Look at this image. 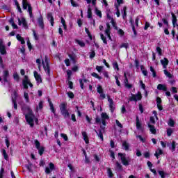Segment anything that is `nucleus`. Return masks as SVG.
Returning a JSON list of instances; mask_svg holds the SVG:
<instances>
[{
  "label": "nucleus",
  "instance_id": "nucleus-29",
  "mask_svg": "<svg viewBox=\"0 0 178 178\" xmlns=\"http://www.w3.org/2000/svg\"><path fill=\"white\" fill-rule=\"evenodd\" d=\"M61 115L66 119V118H70V114H69V111L65 110L64 111H61Z\"/></svg>",
  "mask_w": 178,
  "mask_h": 178
},
{
  "label": "nucleus",
  "instance_id": "nucleus-18",
  "mask_svg": "<svg viewBox=\"0 0 178 178\" xmlns=\"http://www.w3.org/2000/svg\"><path fill=\"white\" fill-rule=\"evenodd\" d=\"M147 124L149 129V131L152 133V134H156V129H155V127L149 123H148Z\"/></svg>",
  "mask_w": 178,
  "mask_h": 178
},
{
  "label": "nucleus",
  "instance_id": "nucleus-51",
  "mask_svg": "<svg viewBox=\"0 0 178 178\" xmlns=\"http://www.w3.org/2000/svg\"><path fill=\"white\" fill-rule=\"evenodd\" d=\"M92 76L93 77H95V79H98L99 80H101V79H102V77L99 76L98 75V74H97V73H95V72L92 73Z\"/></svg>",
  "mask_w": 178,
  "mask_h": 178
},
{
  "label": "nucleus",
  "instance_id": "nucleus-22",
  "mask_svg": "<svg viewBox=\"0 0 178 178\" xmlns=\"http://www.w3.org/2000/svg\"><path fill=\"white\" fill-rule=\"evenodd\" d=\"M157 89L161 91H168V88H166V85L159 84L157 86Z\"/></svg>",
  "mask_w": 178,
  "mask_h": 178
},
{
  "label": "nucleus",
  "instance_id": "nucleus-1",
  "mask_svg": "<svg viewBox=\"0 0 178 178\" xmlns=\"http://www.w3.org/2000/svg\"><path fill=\"white\" fill-rule=\"evenodd\" d=\"M28 124H30L31 127L34 126V119L35 116L33 113V111L29 108V113L25 115Z\"/></svg>",
  "mask_w": 178,
  "mask_h": 178
},
{
  "label": "nucleus",
  "instance_id": "nucleus-13",
  "mask_svg": "<svg viewBox=\"0 0 178 178\" xmlns=\"http://www.w3.org/2000/svg\"><path fill=\"white\" fill-rule=\"evenodd\" d=\"M8 77H9V71L8 70H5L3 72V81L2 83H8Z\"/></svg>",
  "mask_w": 178,
  "mask_h": 178
},
{
  "label": "nucleus",
  "instance_id": "nucleus-55",
  "mask_svg": "<svg viewBox=\"0 0 178 178\" xmlns=\"http://www.w3.org/2000/svg\"><path fill=\"white\" fill-rule=\"evenodd\" d=\"M150 72H152L153 77H156V72H155V70L153 67H150Z\"/></svg>",
  "mask_w": 178,
  "mask_h": 178
},
{
  "label": "nucleus",
  "instance_id": "nucleus-59",
  "mask_svg": "<svg viewBox=\"0 0 178 178\" xmlns=\"http://www.w3.org/2000/svg\"><path fill=\"white\" fill-rule=\"evenodd\" d=\"M143 66L141 67V70H142V73L143 74H144L146 77L148 76V72L145 70H143Z\"/></svg>",
  "mask_w": 178,
  "mask_h": 178
},
{
  "label": "nucleus",
  "instance_id": "nucleus-50",
  "mask_svg": "<svg viewBox=\"0 0 178 178\" xmlns=\"http://www.w3.org/2000/svg\"><path fill=\"white\" fill-rule=\"evenodd\" d=\"M159 175L161 176V178H165L166 173L163 171H159Z\"/></svg>",
  "mask_w": 178,
  "mask_h": 178
},
{
  "label": "nucleus",
  "instance_id": "nucleus-35",
  "mask_svg": "<svg viewBox=\"0 0 178 178\" xmlns=\"http://www.w3.org/2000/svg\"><path fill=\"white\" fill-rule=\"evenodd\" d=\"M17 40H18V41H20L21 42V44H25L26 42L24 41V39L20 36V35L17 34Z\"/></svg>",
  "mask_w": 178,
  "mask_h": 178
},
{
  "label": "nucleus",
  "instance_id": "nucleus-2",
  "mask_svg": "<svg viewBox=\"0 0 178 178\" xmlns=\"http://www.w3.org/2000/svg\"><path fill=\"white\" fill-rule=\"evenodd\" d=\"M43 69L46 72L47 76H51V69L49 68V58H48V56H45L44 61L42 62Z\"/></svg>",
  "mask_w": 178,
  "mask_h": 178
},
{
  "label": "nucleus",
  "instance_id": "nucleus-28",
  "mask_svg": "<svg viewBox=\"0 0 178 178\" xmlns=\"http://www.w3.org/2000/svg\"><path fill=\"white\" fill-rule=\"evenodd\" d=\"M66 106H67V104L66 103H62L60 105V112H63L64 111H67V109H66Z\"/></svg>",
  "mask_w": 178,
  "mask_h": 178
},
{
  "label": "nucleus",
  "instance_id": "nucleus-47",
  "mask_svg": "<svg viewBox=\"0 0 178 178\" xmlns=\"http://www.w3.org/2000/svg\"><path fill=\"white\" fill-rule=\"evenodd\" d=\"M107 173H108V177H113V173L112 172V170H111V168L107 169Z\"/></svg>",
  "mask_w": 178,
  "mask_h": 178
},
{
  "label": "nucleus",
  "instance_id": "nucleus-16",
  "mask_svg": "<svg viewBox=\"0 0 178 178\" xmlns=\"http://www.w3.org/2000/svg\"><path fill=\"white\" fill-rule=\"evenodd\" d=\"M163 69H166L168 65H169V60H168L166 58H164L163 59L160 60Z\"/></svg>",
  "mask_w": 178,
  "mask_h": 178
},
{
  "label": "nucleus",
  "instance_id": "nucleus-64",
  "mask_svg": "<svg viewBox=\"0 0 178 178\" xmlns=\"http://www.w3.org/2000/svg\"><path fill=\"white\" fill-rule=\"evenodd\" d=\"M109 152H110V156L111 157V158H113V159H115V152H113V151H112V150H109Z\"/></svg>",
  "mask_w": 178,
  "mask_h": 178
},
{
  "label": "nucleus",
  "instance_id": "nucleus-30",
  "mask_svg": "<svg viewBox=\"0 0 178 178\" xmlns=\"http://www.w3.org/2000/svg\"><path fill=\"white\" fill-rule=\"evenodd\" d=\"M162 154H163V152L162 151V149H158L157 151H156V153L154 154V156H156V158H159V156L160 155H162Z\"/></svg>",
  "mask_w": 178,
  "mask_h": 178
},
{
  "label": "nucleus",
  "instance_id": "nucleus-36",
  "mask_svg": "<svg viewBox=\"0 0 178 178\" xmlns=\"http://www.w3.org/2000/svg\"><path fill=\"white\" fill-rule=\"evenodd\" d=\"M75 42H76V44H78L80 47H86V44L84 43V42L79 40H75Z\"/></svg>",
  "mask_w": 178,
  "mask_h": 178
},
{
  "label": "nucleus",
  "instance_id": "nucleus-32",
  "mask_svg": "<svg viewBox=\"0 0 178 178\" xmlns=\"http://www.w3.org/2000/svg\"><path fill=\"white\" fill-rule=\"evenodd\" d=\"M87 81H88L87 79H79L81 88L82 90H84V83H87Z\"/></svg>",
  "mask_w": 178,
  "mask_h": 178
},
{
  "label": "nucleus",
  "instance_id": "nucleus-19",
  "mask_svg": "<svg viewBox=\"0 0 178 178\" xmlns=\"http://www.w3.org/2000/svg\"><path fill=\"white\" fill-rule=\"evenodd\" d=\"M122 13V19H124V20H126V17H127V7L126 6L123 7Z\"/></svg>",
  "mask_w": 178,
  "mask_h": 178
},
{
  "label": "nucleus",
  "instance_id": "nucleus-9",
  "mask_svg": "<svg viewBox=\"0 0 178 178\" xmlns=\"http://www.w3.org/2000/svg\"><path fill=\"white\" fill-rule=\"evenodd\" d=\"M118 3H115L114 6L117 10V17H120V10H119V6L123 3V0H116Z\"/></svg>",
  "mask_w": 178,
  "mask_h": 178
},
{
  "label": "nucleus",
  "instance_id": "nucleus-41",
  "mask_svg": "<svg viewBox=\"0 0 178 178\" xmlns=\"http://www.w3.org/2000/svg\"><path fill=\"white\" fill-rule=\"evenodd\" d=\"M111 23L114 29H115V30H118V26L116 25V22H115V19H111Z\"/></svg>",
  "mask_w": 178,
  "mask_h": 178
},
{
  "label": "nucleus",
  "instance_id": "nucleus-45",
  "mask_svg": "<svg viewBox=\"0 0 178 178\" xmlns=\"http://www.w3.org/2000/svg\"><path fill=\"white\" fill-rule=\"evenodd\" d=\"M35 145L37 149H40V148L41 147V143H40V141H38V140H35Z\"/></svg>",
  "mask_w": 178,
  "mask_h": 178
},
{
  "label": "nucleus",
  "instance_id": "nucleus-3",
  "mask_svg": "<svg viewBox=\"0 0 178 178\" xmlns=\"http://www.w3.org/2000/svg\"><path fill=\"white\" fill-rule=\"evenodd\" d=\"M22 6L23 9L24 10L27 9L28 8L29 16L31 19H33L34 16H33V8H31V5L27 2V0H22Z\"/></svg>",
  "mask_w": 178,
  "mask_h": 178
},
{
  "label": "nucleus",
  "instance_id": "nucleus-21",
  "mask_svg": "<svg viewBox=\"0 0 178 178\" xmlns=\"http://www.w3.org/2000/svg\"><path fill=\"white\" fill-rule=\"evenodd\" d=\"M38 23L40 27H41L42 29H44V19L42 18V16H40L38 19Z\"/></svg>",
  "mask_w": 178,
  "mask_h": 178
},
{
  "label": "nucleus",
  "instance_id": "nucleus-34",
  "mask_svg": "<svg viewBox=\"0 0 178 178\" xmlns=\"http://www.w3.org/2000/svg\"><path fill=\"white\" fill-rule=\"evenodd\" d=\"M48 102L52 113H55V108H54V104H52V102H51V99H49Z\"/></svg>",
  "mask_w": 178,
  "mask_h": 178
},
{
  "label": "nucleus",
  "instance_id": "nucleus-57",
  "mask_svg": "<svg viewBox=\"0 0 178 178\" xmlns=\"http://www.w3.org/2000/svg\"><path fill=\"white\" fill-rule=\"evenodd\" d=\"M156 51L158 52L159 56H162V49H161V47H157Z\"/></svg>",
  "mask_w": 178,
  "mask_h": 178
},
{
  "label": "nucleus",
  "instance_id": "nucleus-25",
  "mask_svg": "<svg viewBox=\"0 0 178 178\" xmlns=\"http://www.w3.org/2000/svg\"><path fill=\"white\" fill-rule=\"evenodd\" d=\"M82 136H83V140H84L85 143L86 144H88L90 142L88 140V136H87V132L83 131L82 132Z\"/></svg>",
  "mask_w": 178,
  "mask_h": 178
},
{
  "label": "nucleus",
  "instance_id": "nucleus-40",
  "mask_svg": "<svg viewBox=\"0 0 178 178\" xmlns=\"http://www.w3.org/2000/svg\"><path fill=\"white\" fill-rule=\"evenodd\" d=\"M101 39L102 40L104 44H108V42L106 41V38L104 35V34L100 33Z\"/></svg>",
  "mask_w": 178,
  "mask_h": 178
},
{
  "label": "nucleus",
  "instance_id": "nucleus-63",
  "mask_svg": "<svg viewBox=\"0 0 178 178\" xmlns=\"http://www.w3.org/2000/svg\"><path fill=\"white\" fill-rule=\"evenodd\" d=\"M3 173H5V170L3 168H1V171H0V178H3Z\"/></svg>",
  "mask_w": 178,
  "mask_h": 178
},
{
  "label": "nucleus",
  "instance_id": "nucleus-43",
  "mask_svg": "<svg viewBox=\"0 0 178 178\" xmlns=\"http://www.w3.org/2000/svg\"><path fill=\"white\" fill-rule=\"evenodd\" d=\"M2 154L4 156V159H6V161H8L9 157L8 156V154H6V150H5V149H2Z\"/></svg>",
  "mask_w": 178,
  "mask_h": 178
},
{
  "label": "nucleus",
  "instance_id": "nucleus-44",
  "mask_svg": "<svg viewBox=\"0 0 178 178\" xmlns=\"http://www.w3.org/2000/svg\"><path fill=\"white\" fill-rule=\"evenodd\" d=\"M95 13L99 17H102V13H101V10H98V8H95Z\"/></svg>",
  "mask_w": 178,
  "mask_h": 178
},
{
  "label": "nucleus",
  "instance_id": "nucleus-10",
  "mask_svg": "<svg viewBox=\"0 0 178 178\" xmlns=\"http://www.w3.org/2000/svg\"><path fill=\"white\" fill-rule=\"evenodd\" d=\"M52 170H55V165L53 163H49V167H46L45 173L49 175Z\"/></svg>",
  "mask_w": 178,
  "mask_h": 178
},
{
  "label": "nucleus",
  "instance_id": "nucleus-33",
  "mask_svg": "<svg viewBox=\"0 0 178 178\" xmlns=\"http://www.w3.org/2000/svg\"><path fill=\"white\" fill-rule=\"evenodd\" d=\"M122 147L125 151H129V148H130V145H129V143H127V142H123Z\"/></svg>",
  "mask_w": 178,
  "mask_h": 178
},
{
  "label": "nucleus",
  "instance_id": "nucleus-49",
  "mask_svg": "<svg viewBox=\"0 0 178 178\" xmlns=\"http://www.w3.org/2000/svg\"><path fill=\"white\" fill-rule=\"evenodd\" d=\"M39 154L41 156L42 154H44V147H40L39 149H38Z\"/></svg>",
  "mask_w": 178,
  "mask_h": 178
},
{
  "label": "nucleus",
  "instance_id": "nucleus-6",
  "mask_svg": "<svg viewBox=\"0 0 178 178\" xmlns=\"http://www.w3.org/2000/svg\"><path fill=\"white\" fill-rule=\"evenodd\" d=\"M23 86L24 88L27 89L29 87L32 88L33 87V83L30 82V79H29V76H24V80H23Z\"/></svg>",
  "mask_w": 178,
  "mask_h": 178
},
{
  "label": "nucleus",
  "instance_id": "nucleus-8",
  "mask_svg": "<svg viewBox=\"0 0 178 178\" xmlns=\"http://www.w3.org/2000/svg\"><path fill=\"white\" fill-rule=\"evenodd\" d=\"M107 98L109 103L110 111L112 113H113L115 111V103H113V99L111 98V96L109 95L107 96Z\"/></svg>",
  "mask_w": 178,
  "mask_h": 178
},
{
  "label": "nucleus",
  "instance_id": "nucleus-62",
  "mask_svg": "<svg viewBox=\"0 0 178 178\" xmlns=\"http://www.w3.org/2000/svg\"><path fill=\"white\" fill-rule=\"evenodd\" d=\"M67 94L69 98H71V99L74 98V94H73L72 92H67Z\"/></svg>",
  "mask_w": 178,
  "mask_h": 178
},
{
  "label": "nucleus",
  "instance_id": "nucleus-4",
  "mask_svg": "<svg viewBox=\"0 0 178 178\" xmlns=\"http://www.w3.org/2000/svg\"><path fill=\"white\" fill-rule=\"evenodd\" d=\"M143 98V95H141V92H138L137 94H131V97H129V101L133 102L134 101L135 102H137V101H141Z\"/></svg>",
  "mask_w": 178,
  "mask_h": 178
},
{
  "label": "nucleus",
  "instance_id": "nucleus-53",
  "mask_svg": "<svg viewBox=\"0 0 178 178\" xmlns=\"http://www.w3.org/2000/svg\"><path fill=\"white\" fill-rule=\"evenodd\" d=\"M168 126H170V127H173L175 126V121L173 120L170 119L168 122Z\"/></svg>",
  "mask_w": 178,
  "mask_h": 178
},
{
  "label": "nucleus",
  "instance_id": "nucleus-15",
  "mask_svg": "<svg viewBox=\"0 0 178 178\" xmlns=\"http://www.w3.org/2000/svg\"><path fill=\"white\" fill-rule=\"evenodd\" d=\"M0 52L1 55H5V54H6V49H5V45L2 40L0 41Z\"/></svg>",
  "mask_w": 178,
  "mask_h": 178
},
{
  "label": "nucleus",
  "instance_id": "nucleus-5",
  "mask_svg": "<svg viewBox=\"0 0 178 178\" xmlns=\"http://www.w3.org/2000/svg\"><path fill=\"white\" fill-rule=\"evenodd\" d=\"M101 129H99L97 131V129H95V131L97 134L99 138L102 140V141H104V133L105 132V127L102 125L100 126Z\"/></svg>",
  "mask_w": 178,
  "mask_h": 178
},
{
  "label": "nucleus",
  "instance_id": "nucleus-39",
  "mask_svg": "<svg viewBox=\"0 0 178 178\" xmlns=\"http://www.w3.org/2000/svg\"><path fill=\"white\" fill-rule=\"evenodd\" d=\"M170 149H171L173 152V151L176 150V142L175 141H172V144H171V147H170Z\"/></svg>",
  "mask_w": 178,
  "mask_h": 178
},
{
  "label": "nucleus",
  "instance_id": "nucleus-61",
  "mask_svg": "<svg viewBox=\"0 0 178 178\" xmlns=\"http://www.w3.org/2000/svg\"><path fill=\"white\" fill-rule=\"evenodd\" d=\"M13 78L16 81H19V74H17V72L14 73Z\"/></svg>",
  "mask_w": 178,
  "mask_h": 178
},
{
  "label": "nucleus",
  "instance_id": "nucleus-23",
  "mask_svg": "<svg viewBox=\"0 0 178 178\" xmlns=\"http://www.w3.org/2000/svg\"><path fill=\"white\" fill-rule=\"evenodd\" d=\"M115 170H118V172H121V170H123L122 164L118 161L115 163Z\"/></svg>",
  "mask_w": 178,
  "mask_h": 178
},
{
  "label": "nucleus",
  "instance_id": "nucleus-27",
  "mask_svg": "<svg viewBox=\"0 0 178 178\" xmlns=\"http://www.w3.org/2000/svg\"><path fill=\"white\" fill-rule=\"evenodd\" d=\"M172 17V25L173 27H176V23H177V18L176 17V15L173 13H171Z\"/></svg>",
  "mask_w": 178,
  "mask_h": 178
},
{
  "label": "nucleus",
  "instance_id": "nucleus-12",
  "mask_svg": "<svg viewBox=\"0 0 178 178\" xmlns=\"http://www.w3.org/2000/svg\"><path fill=\"white\" fill-rule=\"evenodd\" d=\"M106 26L107 28L105 30V34L107 35L109 40H112V38L111 37V25L109 24V23H106Z\"/></svg>",
  "mask_w": 178,
  "mask_h": 178
},
{
  "label": "nucleus",
  "instance_id": "nucleus-60",
  "mask_svg": "<svg viewBox=\"0 0 178 178\" xmlns=\"http://www.w3.org/2000/svg\"><path fill=\"white\" fill-rule=\"evenodd\" d=\"M95 57V51H92L90 52V59H94Z\"/></svg>",
  "mask_w": 178,
  "mask_h": 178
},
{
  "label": "nucleus",
  "instance_id": "nucleus-17",
  "mask_svg": "<svg viewBox=\"0 0 178 178\" xmlns=\"http://www.w3.org/2000/svg\"><path fill=\"white\" fill-rule=\"evenodd\" d=\"M17 97V93L16 92H14V97H12V101L14 106V109H17V103L16 102V98Z\"/></svg>",
  "mask_w": 178,
  "mask_h": 178
},
{
  "label": "nucleus",
  "instance_id": "nucleus-58",
  "mask_svg": "<svg viewBox=\"0 0 178 178\" xmlns=\"http://www.w3.org/2000/svg\"><path fill=\"white\" fill-rule=\"evenodd\" d=\"M120 48H129V43H122L120 46Z\"/></svg>",
  "mask_w": 178,
  "mask_h": 178
},
{
  "label": "nucleus",
  "instance_id": "nucleus-46",
  "mask_svg": "<svg viewBox=\"0 0 178 178\" xmlns=\"http://www.w3.org/2000/svg\"><path fill=\"white\" fill-rule=\"evenodd\" d=\"M24 97L26 102H30V99L29 97V93H27L26 92H24Z\"/></svg>",
  "mask_w": 178,
  "mask_h": 178
},
{
  "label": "nucleus",
  "instance_id": "nucleus-52",
  "mask_svg": "<svg viewBox=\"0 0 178 178\" xmlns=\"http://www.w3.org/2000/svg\"><path fill=\"white\" fill-rule=\"evenodd\" d=\"M26 42H27V45L29 51H31V49H33V47L31 46V43L30 42V39L28 38Z\"/></svg>",
  "mask_w": 178,
  "mask_h": 178
},
{
  "label": "nucleus",
  "instance_id": "nucleus-31",
  "mask_svg": "<svg viewBox=\"0 0 178 178\" xmlns=\"http://www.w3.org/2000/svg\"><path fill=\"white\" fill-rule=\"evenodd\" d=\"M92 17V13L91 12V6H88V18L91 19Z\"/></svg>",
  "mask_w": 178,
  "mask_h": 178
},
{
  "label": "nucleus",
  "instance_id": "nucleus-37",
  "mask_svg": "<svg viewBox=\"0 0 178 178\" xmlns=\"http://www.w3.org/2000/svg\"><path fill=\"white\" fill-rule=\"evenodd\" d=\"M164 74L166 76V77H168L169 79H172L173 77V75L170 74V72H168V70H164Z\"/></svg>",
  "mask_w": 178,
  "mask_h": 178
},
{
  "label": "nucleus",
  "instance_id": "nucleus-20",
  "mask_svg": "<svg viewBox=\"0 0 178 178\" xmlns=\"http://www.w3.org/2000/svg\"><path fill=\"white\" fill-rule=\"evenodd\" d=\"M47 19H48V20H49V22L51 23V25L52 26H54V24L55 22H54V17L52 16V13H49L47 14Z\"/></svg>",
  "mask_w": 178,
  "mask_h": 178
},
{
  "label": "nucleus",
  "instance_id": "nucleus-42",
  "mask_svg": "<svg viewBox=\"0 0 178 178\" xmlns=\"http://www.w3.org/2000/svg\"><path fill=\"white\" fill-rule=\"evenodd\" d=\"M97 92L99 94H102L104 92V89H102V86L101 85H99L97 87Z\"/></svg>",
  "mask_w": 178,
  "mask_h": 178
},
{
  "label": "nucleus",
  "instance_id": "nucleus-7",
  "mask_svg": "<svg viewBox=\"0 0 178 178\" xmlns=\"http://www.w3.org/2000/svg\"><path fill=\"white\" fill-rule=\"evenodd\" d=\"M118 156H120L121 162L124 166H129V161L126 159L125 154L118 153Z\"/></svg>",
  "mask_w": 178,
  "mask_h": 178
},
{
  "label": "nucleus",
  "instance_id": "nucleus-26",
  "mask_svg": "<svg viewBox=\"0 0 178 178\" xmlns=\"http://www.w3.org/2000/svg\"><path fill=\"white\" fill-rule=\"evenodd\" d=\"M25 168H26L29 172H31V173H33V163H31V162H29V163L25 165Z\"/></svg>",
  "mask_w": 178,
  "mask_h": 178
},
{
  "label": "nucleus",
  "instance_id": "nucleus-24",
  "mask_svg": "<svg viewBox=\"0 0 178 178\" xmlns=\"http://www.w3.org/2000/svg\"><path fill=\"white\" fill-rule=\"evenodd\" d=\"M136 128L138 130H143V127H141V122H140V119L138 116L136 117Z\"/></svg>",
  "mask_w": 178,
  "mask_h": 178
},
{
  "label": "nucleus",
  "instance_id": "nucleus-54",
  "mask_svg": "<svg viewBox=\"0 0 178 178\" xmlns=\"http://www.w3.org/2000/svg\"><path fill=\"white\" fill-rule=\"evenodd\" d=\"M124 83L126 86V85L129 84V79H127V76L126 75V72L124 73Z\"/></svg>",
  "mask_w": 178,
  "mask_h": 178
},
{
  "label": "nucleus",
  "instance_id": "nucleus-48",
  "mask_svg": "<svg viewBox=\"0 0 178 178\" xmlns=\"http://www.w3.org/2000/svg\"><path fill=\"white\" fill-rule=\"evenodd\" d=\"M172 133H173V129H172L171 128H169L167 129V136L168 137H170V136H172Z\"/></svg>",
  "mask_w": 178,
  "mask_h": 178
},
{
  "label": "nucleus",
  "instance_id": "nucleus-11",
  "mask_svg": "<svg viewBox=\"0 0 178 178\" xmlns=\"http://www.w3.org/2000/svg\"><path fill=\"white\" fill-rule=\"evenodd\" d=\"M17 20H18L19 26H22H22H23V27H24V29L28 28L27 21H26L25 17H22L21 19H20V18H18Z\"/></svg>",
  "mask_w": 178,
  "mask_h": 178
},
{
  "label": "nucleus",
  "instance_id": "nucleus-56",
  "mask_svg": "<svg viewBox=\"0 0 178 178\" xmlns=\"http://www.w3.org/2000/svg\"><path fill=\"white\" fill-rule=\"evenodd\" d=\"M113 67L114 69H116L118 71H119V65H118L117 62L113 63Z\"/></svg>",
  "mask_w": 178,
  "mask_h": 178
},
{
  "label": "nucleus",
  "instance_id": "nucleus-14",
  "mask_svg": "<svg viewBox=\"0 0 178 178\" xmlns=\"http://www.w3.org/2000/svg\"><path fill=\"white\" fill-rule=\"evenodd\" d=\"M33 74L37 83H42L41 75H40L37 71H34Z\"/></svg>",
  "mask_w": 178,
  "mask_h": 178
},
{
  "label": "nucleus",
  "instance_id": "nucleus-38",
  "mask_svg": "<svg viewBox=\"0 0 178 178\" xmlns=\"http://www.w3.org/2000/svg\"><path fill=\"white\" fill-rule=\"evenodd\" d=\"M101 116H102V120H106L109 119V116H108V114H106V113H102L101 114Z\"/></svg>",
  "mask_w": 178,
  "mask_h": 178
}]
</instances>
